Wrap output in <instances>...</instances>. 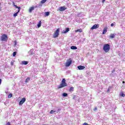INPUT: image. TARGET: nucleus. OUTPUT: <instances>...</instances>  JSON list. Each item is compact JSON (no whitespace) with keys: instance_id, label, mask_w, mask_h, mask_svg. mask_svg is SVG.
<instances>
[{"instance_id":"nucleus-20","label":"nucleus","mask_w":125,"mask_h":125,"mask_svg":"<svg viewBox=\"0 0 125 125\" xmlns=\"http://www.w3.org/2000/svg\"><path fill=\"white\" fill-rule=\"evenodd\" d=\"M77 47L76 46H72L71 47V49H77Z\"/></svg>"},{"instance_id":"nucleus-32","label":"nucleus","mask_w":125,"mask_h":125,"mask_svg":"<svg viewBox=\"0 0 125 125\" xmlns=\"http://www.w3.org/2000/svg\"><path fill=\"white\" fill-rule=\"evenodd\" d=\"M83 125H88V124H87L86 123H84L83 124Z\"/></svg>"},{"instance_id":"nucleus-9","label":"nucleus","mask_w":125,"mask_h":125,"mask_svg":"<svg viewBox=\"0 0 125 125\" xmlns=\"http://www.w3.org/2000/svg\"><path fill=\"white\" fill-rule=\"evenodd\" d=\"M70 31V28H66L65 30H63L62 31V33L63 34H66V33H68Z\"/></svg>"},{"instance_id":"nucleus-30","label":"nucleus","mask_w":125,"mask_h":125,"mask_svg":"<svg viewBox=\"0 0 125 125\" xmlns=\"http://www.w3.org/2000/svg\"><path fill=\"white\" fill-rule=\"evenodd\" d=\"M97 110V107H95L94 109V111H96Z\"/></svg>"},{"instance_id":"nucleus-6","label":"nucleus","mask_w":125,"mask_h":125,"mask_svg":"<svg viewBox=\"0 0 125 125\" xmlns=\"http://www.w3.org/2000/svg\"><path fill=\"white\" fill-rule=\"evenodd\" d=\"M25 101H26V98H23L21 99V100L19 103V105H22V104H24V103H25Z\"/></svg>"},{"instance_id":"nucleus-3","label":"nucleus","mask_w":125,"mask_h":125,"mask_svg":"<svg viewBox=\"0 0 125 125\" xmlns=\"http://www.w3.org/2000/svg\"><path fill=\"white\" fill-rule=\"evenodd\" d=\"M72 64V59L69 58L65 63V67H69Z\"/></svg>"},{"instance_id":"nucleus-36","label":"nucleus","mask_w":125,"mask_h":125,"mask_svg":"<svg viewBox=\"0 0 125 125\" xmlns=\"http://www.w3.org/2000/svg\"><path fill=\"white\" fill-rule=\"evenodd\" d=\"M114 72H115V70H113L112 71V73H114Z\"/></svg>"},{"instance_id":"nucleus-35","label":"nucleus","mask_w":125,"mask_h":125,"mask_svg":"<svg viewBox=\"0 0 125 125\" xmlns=\"http://www.w3.org/2000/svg\"><path fill=\"white\" fill-rule=\"evenodd\" d=\"M111 27H113V26H114V23H112V24H111Z\"/></svg>"},{"instance_id":"nucleus-10","label":"nucleus","mask_w":125,"mask_h":125,"mask_svg":"<svg viewBox=\"0 0 125 125\" xmlns=\"http://www.w3.org/2000/svg\"><path fill=\"white\" fill-rule=\"evenodd\" d=\"M77 68L79 70H83V69H85V66L83 65H79L77 67Z\"/></svg>"},{"instance_id":"nucleus-13","label":"nucleus","mask_w":125,"mask_h":125,"mask_svg":"<svg viewBox=\"0 0 125 125\" xmlns=\"http://www.w3.org/2000/svg\"><path fill=\"white\" fill-rule=\"evenodd\" d=\"M13 6L16 7V8H18L19 10H20V9H21V8L20 7H18V6H17V5H15V3L14 2H13Z\"/></svg>"},{"instance_id":"nucleus-38","label":"nucleus","mask_w":125,"mask_h":125,"mask_svg":"<svg viewBox=\"0 0 125 125\" xmlns=\"http://www.w3.org/2000/svg\"><path fill=\"white\" fill-rule=\"evenodd\" d=\"M123 83H125V81H123Z\"/></svg>"},{"instance_id":"nucleus-31","label":"nucleus","mask_w":125,"mask_h":125,"mask_svg":"<svg viewBox=\"0 0 125 125\" xmlns=\"http://www.w3.org/2000/svg\"><path fill=\"white\" fill-rule=\"evenodd\" d=\"M6 125H11V124H10V123L8 122Z\"/></svg>"},{"instance_id":"nucleus-22","label":"nucleus","mask_w":125,"mask_h":125,"mask_svg":"<svg viewBox=\"0 0 125 125\" xmlns=\"http://www.w3.org/2000/svg\"><path fill=\"white\" fill-rule=\"evenodd\" d=\"M50 13L49 12H45V16H48L49 15Z\"/></svg>"},{"instance_id":"nucleus-29","label":"nucleus","mask_w":125,"mask_h":125,"mask_svg":"<svg viewBox=\"0 0 125 125\" xmlns=\"http://www.w3.org/2000/svg\"><path fill=\"white\" fill-rule=\"evenodd\" d=\"M121 96H122V97H125V95L124 93H122V94L121 95Z\"/></svg>"},{"instance_id":"nucleus-28","label":"nucleus","mask_w":125,"mask_h":125,"mask_svg":"<svg viewBox=\"0 0 125 125\" xmlns=\"http://www.w3.org/2000/svg\"><path fill=\"white\" fill-rule=\"evenodd\" d=\"M16 52H14L13 53V56H15L16 55Z\"/></svg>"},{"instance_id":"nucleus-12","label":"nucleus","mask_w":125,"mask_h":125,"mask_svg":"<svg viewBox=\"0 0 125 125\" xmlns=\"http://www.w3.org/2000/svg\"><path fill=\"white\" fill-rule=\"evenodd\" d=\"M13 6L16 7V8H18L19 10H20V9H21V8L20 7H18V6H17V5H15V3L14 2H13Z\"/></svg>"},{"instance_id":"nucleus-2","label":"nucleus","mask_w":125,"mask_h":125,"mask_svg":"<svg viewBox=\"0 0 125 125\" xmlns=\"http://www.w3.org/2000/svg\"><path fill=\"white\" fill-rule=\"evenodd\" d=\"M103 50L106 53L108 52L109 50H110V45L109 44H105L104 45Z\"/></svg>"},{"instance_id":"nucleus-16","label":"nucleus","mask_w":125,"mask_h":125,"mask_svg":"<svg viewBox=\"0 0 125 125\" xmlns=\"http://www.w3.org/2000/svg\"><path fill=\"white\" fill-rule=\"evenodd\" d=\"M19 12H20V10H19L17 13H15L13 15L14 17H16V16H17V15H18V13H19Z\"/></svg>"},{"instance_id":"nucleus-11","label":"nucleus","mask_w":125,"mask_h":125,"mask_svg":"<svg viewBox=\"0 0 125 125\" xmlns=\"http://www.w3.org/2000/svg\"><path fill=\"white\" fill-rule=\"evenodd\" d=\"M34 9L35 7L34 6L31 7L29 9V13H32V11H33V10H34Z\"/></svg>"},{"instance_id":"nucleus-17","label":"nucleus","mask_w":125,"mask_h":125,"mask_svg":"<svg viewBox=\"0 0 125 125\" xmlns=\"http://www.w3.org/2000/svg\"><path fill=\"white\" fill-rule=\"evenodd\" d=\"M76 33H77V32H79V33H82L83 32V29H78L77 30H75Z\"/></svg>"},{"instance_id":"nucleus-19","label":"nucleus","mask_w":125,"mask_h":125,"mask_svg":"<svg viewBox=\"0 0 125 125\" xmlns=\"http://www.w3.org/2000/svg\"><path fill=\"white\" fill-rule=\"evenodd\" d=\"M22 64H23V65H27L28 64V62L27 61H22Z\"/></svg>"},{"instance_id":"nucleus-15","label":"nucleus","mask_w":125,"mask_h":125,"mask_svg":"<svg viewBox=\"0 0 125 125\" xmlns=\"http://www.w3.org/2000/svg\"><path fill=\"white\" fill-rule=\"evenodd\" d=\"M115 36H116V34H110V39H114V38H115Z\"/></svg>"},{"instance_id":"nucleus-24","label":"nucleus","mask_w":125,"mask_h":125,"mask_svg":"<svg viewBox=\"0 0 125 125\" xmlns=\"http://www.w3.org/2000/svg\"><path fill=\"white\" fill-rule=\"evenodd\" d=\"M69 91H74V87H71L69 89Z\"/></svg>"},{"instance_id":"nucleus-25","label":"nucleus","mask_w":125,"mask_h":125,"mask_svg":"<svg viewBox=\"0 0 125 125\" xmlns=\"http://www.w3.org/2000/svg\"><path fill=\"white\" fill-rule=\"evenodd\" d=\"M46 2V0H42L41 1V3H45Z\"/></svg>"},{"instance_id":"nucleus-21","label":"nucleus","mask_w":125,"mask_h":125,"mask_svg":"<svg viewBox=\"0 0 125 125\" xmlns=\"http://www.w3.org/2000/svg\"><path fill=\"white\" fill-rule=\"evenodd\" d=\"M62 96H63V97H67V96H68V94L66 93H63L62 94Z\"/></svg>"},{"instance_id":"nucleus-34","label":"nucleus","mask_w":125,"mask_h":125,"mask_svg":"<svg viewBox=\"0 0 125 125\" xmlns=\"http://www.w3.org/2000/svg\"><path fill=\"white\" fill-rule=\"evenodd\" d=\"M102 2L103 3H104V2H105V0H102Z\"/></svg>"},{"instance_id":"nucleus-23","label":"nucleus","mask_w":125,"mask_h":125,"mask_svg":"<svg viewBox=\"0 0 125 125\" xmlns=\"http://www.w3.org/2000/svg\"><path fill=\"white\" fill-rule=\"evenodd\" d=\"M30 81V78H27L25 80V83H29Z\"/></svg>"},{"instance_id":"nucleus-14","label":"nucleus","mask_w":125,"mask_h":125,"mask_svg":"<svg viewBox=\"0 0 125 125\" xmlns=\"http://www.w3.org/2000/svg\"><path fill=\"white\" fill-rule=\"evenodd\" d=\"M107 33V28L106 27L104 28L103 32V34L104 35V34H106Z\"/></svg>"},{"instance_id":"nucleus-7","label":"nucleus","mask_w":125,"mask_h":125,"mask_svg":"<svg viewBox=\"0 0 125 125\" xmlns=\"http://www.w3.org/2000/svg\"><path fill=\"white\" fill-rule=\"evenodd\" d=\"M66 9H67V8L65 6L60 7L59 8V10L60 11H64V10H66Z\"/></svg>"},{"instance_id":"nucleus-4","label":"nucleus","mask_w":125,"mask_h":125,"mask_svg":"<svg viewBox=\"0 0 125 125\" xmlns=\"http://www.w3.org/2000/svg\"><path fill=\"white\" fill-rule=\"evenodd\" d=\"M59 32H60V29L59 28H58L56 30L54 34V36H53L54 38H58V36H59Z\"/></svg>"},{"instance_id":"nucleus-26","label":"nucleus","mask_w":125,"mask_h":125,"mask_svg":"<svg viewBox=\"0 0 125 125\" xmlns=\"http://www.w3.org/2000/svg\"><path fill=\"white\" fill-rule=\"evenodd\" d=\"M54 113H55V111L54 110H51L50 111V114H54Z\"/></svg>"},{"instance_id":"nucleus-18","label":"nucleus","mask_w":125,"mask_h":125,"mask_svg":"<svg viewBox=\"0 0 125 125\" xmlns=\"http://www.w3.org/2000/svg\"><path fill=\"white\" fill-rule=\"evenodd\" d=\"M37 26L38 27V28H40L41 26H42V21H40L38 23V24H37Z\"/></svg>"},{"instance_id":"nucleus-5","label":"nucleus","mask_w":125,"mask_h":125,"mask_svg":"<svg viewBox=\"0 0 125 125\" xmlns=\"http://www.w3.org/2000/svg\"><path fill=\"white\" fill-rule=\"evenodd\" d=\"M1 41L2 42H5V41H7V36L5 34L3 35L1 37Z\"/></svg>"},{"instance_id":"nucleus-39","label":"nucleus","mask_w":125,"mask_h":125,"mask_svg":"<svg viewBox=\"0 0 125 125\" xmlns=\"http://www.w3.org/2000/svg\"><path fill=\"white\" fill-rule=\"evenodd\" d=\"M32 50H30V51H32Z\"/></svg>"},{"instance_id":"nucleus-1","label":"nucleus","mask_w":125,"mask_h":125,"mask_svg":"<svg viewBox=\"0 0 125 125\" xmlns=\"http://www.w3.org/2000/svg\"><path fill=\"white\" fill-rule=\"evenodd\" d=\"M68 84L66 83V79H63L60 85L58 86V88H63L65 86H67Z\"/></svg>"},{"instance_id":"nucleus-27","label":"nucleus","mask_w":125,"mask_h":125,"mask_svg":"<svg viewBox=\"0 0 125 125\" xmlns=\"http://www.w3.org/2000/svg\"><path fill=\"white\" fill-rule=\"evenodd\" d=\"M8 98H11L12 97V94H9L8 96Z\"/></svg>"},{"instance_id":"nucleus-8","label":"nucleus","mask_w":125,"mask_h":125,"mask_svg":"<svg viewBox=\"0 0 125 125\" xmlns=\"http://www.w3.org/2000/svg\"><path fill=\"white\" fill-rule=\"evenodd\" d=\"M99 27L98 24H94L91 28V30H94V29H97Z\"/></svg>"},{"instance_id":"nucleus-37","label":"nucleus","mask_w":125,"mask_h":125,"mask_svg":"<svg viewBox=\"0 0 125 125\" xmlns=\"http://www.w3.org/2000/svg\"><path fill=\"white\" fill-rule=\"evenodd\" d=\"M109 91H109V89L108 88V90H107V92H109Z\"/></svg>"},{"instance_id":"nucleus-33","label":"nucleus","mask_w":125,"mask_h":125,"mask_svg":"<svg viewBox=\"0 0 125 125\" xmlns=\"http://www.w3.org/2000/svg\"><path fill=\"white\" fill-rule=\"evenodd\" d=\"M13 64H14L13 62H11V65L12 66V65H13Z\"/></svg>"}]
</instances>
